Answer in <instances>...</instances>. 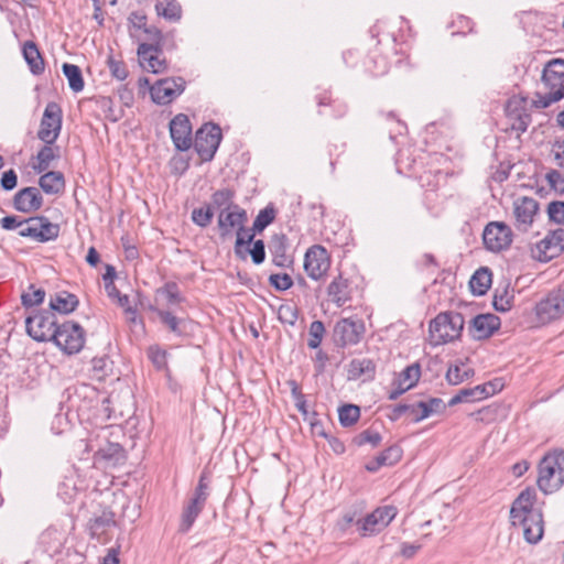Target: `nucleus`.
Returning <instances> with one entry per match:
<instances>
[{"label":"nucleus","instance_id":"obj_18","mask_svg":"<svg viewBox=\"0 0 564 564\" xmlns=\"http://www.w3.org/2000/svg\"><path fill=\"white\" fill-rule=\"evenodd\" d=\"M170 133L177 150L186 151L192 147V127L186 115L178 113L171 120Z\"/></svg>","mask_w":564,"mask_h":564},{"label":"nucleus","instance_id":"obj_32","mask_svg":"<svg viewBox=\"0 0 564 564\" xmlns=\"http://www.w3.org/2000/svg\"><path fill=\"white\" fill-rule=\"evenodd\" d=\"M39 185L46 194H57L65 186L64 176L59 172H47L40 177Z\"/></svg>","mask_w":564,"mask_h":564},{"label":"nucleus","instance_id":"obj_52","mask_svg":"<svg viewBox=\"0 0 564 564\" xmlns=\"http://www.w3.org/2000/svg\"><path fill=\"white\" fill-rule=\"evenodd\" d=\"M271 285H273L276 290L285 291L290 289L293 284L291 276L286 273L283 274H271L269 278Z\"/></svg>","mask_w":564,"mask_h":564},{"label":"nucleus","instance_id":"obj_63","mask_svg":"<svg viewBox=\"0 0 564 564\" xmlns=\"http://www.w3.org/2000/svg\"><path fill=\"white\" fill-rule=\"evenodd\" d=\"M193 499H196L198 502H205L207 499V484L204 480V477H200L198 486L195 490V496Z\"/></svg>","mask_w":564,"mask_h":564},{"label":"nucleus","instance_id":"obj_53","mask_svg":"<svg viewBox=\"0 0 564 564\" xmlns=\"http://www.w3.org/2000/svg\"><path fill=\"white\" fill-rule=\"evenodd\" d=\"M149 358L152 360L158 369H162L166 365V351L160 349L158 346H152L148 350Z\"/></svg>","mask_w":564,"mask_h":564},{"label":"nucleus","instance_id":"obj_37","mask_svg":"<svg viewBox=\"0 0 564 564\" xmlns=\"http://www.w3.org/2000/svg\"><path fill=\"white\" fill-rule=\"evenodd\" d=\"M53 144H46L37 152L36 155V164H34V170L39 173L46 171L51 162L57 158V148L54 149Z\"/></svg>","mask_w":564,"mask_h":564},{"label":"nucleus","instance_id":"obj_34","mask_svg":"<svg viewBox=\"0 0 564 564\" xmlns=\"http://www.w3.org/2000/svg\"><path fill=\"white\" fill-rule=\"evenodd\" d=\"M375 371V365L370 359H354L349 362L347 377L349 380H357L367 375L370 377Z\"/></svg>","mask_w":564,"mask_h":564},{"label":"nucleus","instance_id":"obj_27","mask_svg":"<svg viewBox=\"0 0 564 564\" xmlns=\"http://www.w3.org/2000/svg\"><path fill=\"white\" fill-rule=\"evenodd\" d=\"M327 295L337 307L346 304L350 300L348 280L341 275L336 276L327 286Z\"/></svg>","mask_w":564,"mask_h":564},{"label":"nucleus","instance_id":"obj_1","mask_svg":"<svg viewBox=\"0 0 564 564\" xmlns=\"http://www.w3.org/2000/svg\"><path fill=\"white\" fill-rule=\"evenodd\" d=\"M536 492L527 488L512 502L510 520L513 527L522 528L524 540L530 544L538 543L544 533L542 510L536 508Z\"/></svg>","mask_w":564,"mask_h":564},{"label":"nucleus","instance_id":"obj_17","mask_svg":"<svg viewBox=\"0 0 564 564\" xmlns=\"http://www.w3.org/2000/svg\"><path fill=\"white\" fill-rule=\"evenodd\" d=\"M445 409V404L440 398H431L427 401H420L416 404H401L395 408V412L400 415L409 412L414 422H420L432 414L440 413Z\"/></svg>","mask_w":564,"mask_h":564},{"label":"nucleus","instance_id":"obj_39","mask_svg":"<svg viewBox=\"0 0 564 564\" xmlns=\"http://www.w3.org/2000/svg\"><path fill=\"white\" fill-rule=\"evenodd\" d=\"M474 375V370L465 364H456L448 368L446 379L451 384H459Z\"/></svg>","mask_w":564,"mask_h":564},{"label":"nucleus","instance_id":"obj_6","mask_svg":"<svg viewBox=\"0 0 564 564\" xmlns=\"http://www.w3.org/2000/svg\"><path fill=\"white\" fill-rule=\"evenodd\" d=\"M398 511L393 506H383L375 509L364 519L356 522L361 536H371L386 529L395 518Z\"/></svg>","mask_w":564,"mask_h":564},{"label":"nucleus","instance_id":"obj_31","mask_svg":"<svg viewBox=\"0 0 564 564\" xmlns=\"http://www.w3.org/2000/svg\"><path fill=\"white\" fill-rule=\"evenodd\" d=\"M491 285V272L488 268L478 269L469 281V286L475 295H484Z\"/></svg>","mask_w":564,"mask_h":564},{"label":"nucleus","instance_id":"obj_43","mask_svg":"<svg viewBox=\"0 0 564 564\" xmlns=\"http://www.w3.org/2000/svg\"><path fill=\"white\" fill-rule=\"evenodd\" d=\"M234 192L228 188L216 191L212 196L213 206L221 209H229L231 206H237L232 203Z\"/></svg>","mask_w":564,"mask_h":564},{"label":"nucleus","instance_id":"obj_33","mask_svg":"<svg viewBox=\"0 0 564 564\" xmlns=\"http://www.w3.org/2000/svg\"><path fill=\"white\" fill-rule=\"evenodd\" d=\"M496 391L497 383L488 382L485 384L476 386L474 388L463 389L462 395L465 397V402H476L492 395Z\"/></svg>","mask_w":564,"mask_h":564},{"label":"nucleus","instance_id":"obj_12","mask_svg":"<svg viewBox=\"0 0 564 564\" xmlns=\"http://www.w3.org/2000/svg\"><path fill=\"white\" fill-rule=\"evenodd\" d=\"M330 268V258L327 250L315 245L307 249L304 257V270L312 280L323 279Z\"/></svg>","mask_w":564,"mask_h":564},{"label":"nucleus","instance_id":"obj_16","mask_svg":"<svg viewBox=\"0 0 564 564\" xmlns=\"http://www.w3.org/2000/svg\"><path fill=\"white\" fill-rule=\"evenodd\" d=\"M247 213L241 207L231 206L229 209H221L218 215V228L223 238L230 237L236 229L247 223Z\"/></svg>","mask_w":564,"mask_h":564},{"label":"nucleus","instance_id":"obj_46","mask_svg":"<svg viewBox=\"0 0 564 564\" xmlns=\"http://www.w3.org/2000/svg\"><path fill=\"white\" fill-rule=\"evenodd\" d=\"M325 333L324 324L321 321H314L310 325L308 335L310 339L307 341V345L312 349H316L319 347L322 338Z\"/></svg>","mask_w":564,"mask_h":564},{"label":"nucleus","instance_id":"obj_10","mask_svg":"<svg viewBox=\"0 0 564 564\" xmlns=\"http://www.w3.org/2000/svg\"><path fill=\"white\" fill-rule=\"evenodd\" d=\"M62 129V109L56 102H48L44 109L37 138L46 144H53Z\"/></svg>","mask_w":564,"mask_h":564},{"label":"nucleus","instance_id":"obj_48","mask_svg":"<svg viewBox=\"0 0 564 564\" xmlns=\"http://www.w3.org/2000/svg\"><path fill=\"white\" fill-rule=\"evenodd\" d=\"M213 219V212L209 206L196 208L192 213V220L199 227H207Z\"/></svg>","mask_w":564,"mask_h":564},{"label":"nucleus","instance_id":"obj_41","mask_svg":"<svg viewBox=\"0 0 564 564\" xmlns=\"http://www.w3.org/2000/svg\"><path fill=\"white\" fill-rule=\"evenodd\" d=\"M236 243H235V252L238 257L245 258V253L242 251V247L252 242L254 232L251 229H247L245 225L241 226V229H236Z\"/></svg>","mask_w":564,"mask_h":564},{"label":"nucleus","instance_id":"obj_7","mask_svg":"<svg viewBox=\"0 0 564 564\" xmlns=\"http://www.w3.org/2000/svg\"><path fill=\"white\" fill-rule=\"evenodd\" d=\"M534 312L540 324H549L561 318L564 315V289L551 291L536 303Z\"/></svg>","mask_w":564,"mask_h":564},{"label":"nucleus","instance_id":"obj_21","mask_svg":"<svg viewBox=\"0 0 564 564\" xmlns=\"http://www.w3.org/2000/svg\"><path fill=\"white\" fill-rule=\"evenodd\" d=\"M506 115L510 129L518 133L524 132L531 122V116L525 110V101L519 98H512L507 102Z\"/></svg>","mask_w":564,"mask_h":564},{"label":"nucleus","instance_id":"obj_22","mask_svg":"<svg viewBox=\"0 0 564 564\" xmlns=\"http://www.w3.org/2000/svg\"><path fill=\"white\" fill-rule=\"evenodd\" d=\"M43 205V197L39 188L24 187L20 189L13 198V206L22 213H33L39 210Z\"/></svg>","mask_w":564,"mask_h":564},{"label":"nucleus","instance_id":"obj_5","mask_svg":"<svg viewBox=\"0 0 564 564\" xmlns=\"http://www.w3.org/2000/svg\"><path fill=\"white\" fill-rule=\"evenodd\" d=\"M53 341L65 354H77L84 347L85 330L77 323L70 321L65 322L55 328Z\"/></svg>","mask_w":564,"mask_h":564},{"label":"nucleus","instance_id":"obj_40","mask_svg":"<svg viewBox=\"0 0 564 564\" xmlns=\"http://www.w3.org/2000/svg\"><path fill=\"white\" fill-rule=\"evenodd\" d=\"M205 502H198L196 499H192L188 506L185 508L183 516H182V523H181V530L183 532H186L189 530L192 524L194 523L195 519L202 511Z\"/></svg>","mask_w":564,"mask_h":564},{"label":"nucleus","instance_id":"obj_26","mask_svg":"<svg viewBox=\"0 0 564 564\" xmlns=\"http://www.w3.org/2000/svg\"><path fill=\"white\" fill-rule=\"evenodd\" d=\"M421 377V368L419 364L408 366L400 375L395 382L397 388L389 394L390 400L398 399L402 393L410 390L416 384Z\"/></svg>","mask_w":564,"mask_h":564},{"label":"nucleus","instance_id":"obj_25","mask_svg":"<svg viewBox=\"0 0 564 564\" xmlns=\"http://www.w3.org/2000/svg\"><path fill=\"white\" fill-rule=\"evenodd\" d=\"M32 239L39 242L55 240L59 235V226L51 223L46 217H31Z\"/></svg>","mask_w":564,"mask_h":564},{"label":"nucleus","instance_id":"obj_54","mask_svg":"<svg viewBox=\"0 0 564 564\" xmlns=\"http://www.w3.org/2000/svg\"><path fill=\"white\" fill-rule=\"evenodd\" d=\"M511 299L507 291H503L502 294L496 293L494 296V307L496 311L507 312L511 308Z\"/></svg>","mask_w":564,"mask_h":564},{"label":"nucleus","instance_id":"obj_23","mask_svg":"<svg viewBox=\"0 0 564 564\" xmlns=\"http://www.w3.org/2000/svg\"><path fill=\"white\" fill-rule=\"evenodd\" d=\"M500 326V319L494 314H480L471 319L469 333L475 339L490 337Z\"/></svg>","mask_w":564,"mask_h":564},{"label":"nucleus","instance_id":"obj_8","mask_svg":"<svg viewBox=\"0 0 564 564\" xmlns=\"http://www.w3.org/2000/svg\"><path fill=\"white\" fill-rule=\"evenodd\" d=\"M564 251V229L550 231L531 248V256L540 262H549Z\"/></svg>","mask_w":564,"mask_h":564},{"label":"nucleus","instance_id":"obj_61","mask_svg":"<svg viewBox=\"0 0 564 564\" xmlns=\"http://www.w3.org/2000/svg\"><path fill=\"white\" fill-rule=\"evenodd\" d=\"M108 360L104 357L94 358L91 360L93 371L97 377H101L106 373Z\"/></svg>","mask_w":564,"mask_h":564},{"label":"nucleus","instance_id":"obj_51","mask_svg":"<svg viewBox=\"0 0 564 564\" xmlns=\"http://www.w3.org/2000/svg\"><path fill=\"white\" fill-rule=\"evenodd\" d=\"M393 454H394V460H398L400 458V449L398 447H390L377 457V463L375 466H371V465L367 466L368 470L375 471L379 466L391 465L392 460L387 462V455H393Z\"/></svg>","mask_w":564,"mask_h":564},{"label":"nucleus","instance_id":"obj_64","mask_svg":"<svg viewBox=\"0 0 564 564\" xmlns=\"http://www.w3.org/2000/svg\"><path fill=\"white\" fill-rule=\"evenodd\" d=\"M553 153L556 164L560 167H564V140L555 143Z\"/></svg>","mask_w":564,"mask_h":564},{"label":"nucleus","instance_id":"obj_4","mask_svg":"<svg viewBox=\"0 0 564 564\" xmlns=\"http://www.w3.org/2000/svg\"><path fill=\"white\" fill-rule=\"evenodd\" d=\"M464 328V317L460 313L443 312L430 322L429 339L431 345L437 346L453 341L460 337Z\"/></svg>","mask_w":564,"mask_h":564},{"label":"nucleus","instance_id":"obj_19","mask_svg":"<svg viewBox=\"0 0 564 564\" xmlns=\"http://www.w3.org/2000/svg\"><path fill=\"white\" fill-rule=\"evenodd\" d=\"M539 210V203L534 198L520 197L513 203V215L516 218V228L520 231H527L532 225Z\"/></svg>","mask_w":564,"mask_h":564},{"label":"nucleus","instance_id":"obj_60","mask_svg":"<svg viewBox=\"0 0 564 564\" xmlns=\"http://www.w3.org/2000/svg\"><path fill=\"white\" fill-rule=\"evenodd\" d=\"M110 72L113 77H116L119 80H123L128 76V70L126 66L117 61H110L109 62Z\"/></svg>","mask_w":564,"mask_h":564},{"label":"nucleus","instance_id":"obj_42","mask_svg":"<svg viewBox=\"0 0 564 564\" xmlns=\"http://www.w3.org/2000/svg\"><path fill=\"white\" fill-rule=\"evenodd\" d=\"M338 416L343 426H351L358 421L360 410L357 405L347 404L339 409Z\"/></svg>","mask_w":564,"mask_h":564},{"label":"nucleus","instance_id":"obj_38","mask_svg":"<svg viewBox=\"0 0 564 564\" xmlns=\"http://www.w3.org/2000/svg\"><path fill=\"white\" fill-rule=\"evenodd\" d=\"M158 15L169 21H178L182 15V8L176 1H159L155 4Z\"/></svg>","mask_w":564,"mask_h":564},{"label":"nucleus","instance_id":"obj_35","mask_svg":"<svg viewBox=\"0 0 564 564\" xmlns=\"http://www.w3.org/2000/svg\"><path fill=\"white\" fill-rule=\"evenodd\" d=\"M182 302V296L175 283H166L163 288L156 290L155 303L171 306Z\"/></svg>","mask_w":564,"mask_h":564},{"label":"nucleus","instance_id":"obj_55","mask_svg":"<svg viewBox=\"0 0 564 564\" xmlns=\"http://www.w3.org/2000/svg\"><path fill=\"white\" fill-rule=\"evenodd\" d=\"M279 318L284 323L293 325L297 319L295 307L292 305H281L279 308Z\"/></svg>","mask_w":564,"mask_h":564},{"label":"nucleus","instance_id":"obj_3","mask_svg":"<svg viewBox=\"0 0 564 564\" xmlns=\"http://www.w3.org/2000/svg\"><path fill=\"white\" fill-rule=\"evenodd\" d=\"M564 484V452L552 451L545 454L538 465L536 485L547 494L557 491Z\"/></svg>","mask_w":564,"mask_h":564},{"label":"nucleus","instance_id":"obj_2","mask_svg":"<svg viewBox=\"0 0 564 564\" xmlns=\"http://www.w3.org/2000/svg\"><path fill=\"white\" fill-rule=\"evenodd\" d=\"M562 98H564V59L554 58L543 68L533 105L536 108H547Z\"/></svg>","mask_w":564,"mask_h":564},{"label":"nucleus","instance_id":"obj_58","mask_svg":"<svg viewBox=\"0 0 564 564\" xmlns=\"http://www.w3.org/2000/svg\"><path fill=\"white\" fill-rule=\"evenodd\" d=\"M18 183V176L14 170L6 171L1 177V187L4 191H12Z\"/></svg>","mask_w":564,"mask_h":564},{"label":"nucleus","instance_id":"obj_47","mask_svg":"<svg viewBox=\"0 0 564 564\" xmlns=\"http://www.w3.org/2000/svg\"><path fill=\"white\" fill-rule=\"evenodd\" d=\"M145 39L139 45H148L150 47H161L163 35L156 26H148L143 30Z\"/></svg>","mask_w":564,"mask_h":564},{"label":"nucleus","instance_id":"obj_14","mask_svg":"<svg viewBox=\"0 0 564 564\" xmlns=\"http://www.w3.org/2000/svg\"><path fill=\"white\" fill-rule=\"evenodd\" d=\"M185 82L181 77L163 78L151 87V98L155 104L167 105L183 93Z\"/></svg>","mask_w":564,"mask_h":564},{"label":"nucleus","instance_id":"obj_50","mask_svg":"<svg viewBox=\"0 0 564 564\" xmlns=\"http://www.w3.org/2000/svg\"><path fill=\"white\" fill-rule=\"evenodd\" d=\"M547 214L551 220L556 224H564V202L550 203Z\"/></svg>","mask_w":564,"mask_h":564},{"label":"nucleus","instance_id":"obj_29","mask_svg":"<svg viewBox=\"0 0 564 564\" xmlns=\"http://www.w3.org/2000/svg\"><path fill=\"white\" fill-rule=\"evenodd\" d=\"M150 310L156 313L161 322L175 335H183L186 328V319L178 318L167 310H161L154 305L150 306Z\"/></svg>","mask_w":564,"mask_h":564},{"label":"nucleus","instance_id":"obj_28","mask_svg":"<svg viewBox=\"0 0 564 564\" xmlns=\"http://www.w3.org/2000/svg\"><path fill=\"white\" fill-rule=\"evenodd\" d=\"M78 305L77 297L66 291H61L51 297L50 307L62 314H68L75 311Z\"/></svg>","mask_w":564,"mask_h":564},{"label":"nucleus","instance_id":"obj_59","mask_svg":"<svg viewBox=\"0 0 564 564\" xmlns=\"http://www.w3.org/2000/svg\"><path fill=\"white\" fill-rule=\"evenodd\" d=\"M380 442L381 435L378 432L365 431L358 436L359 445L370 443L372 446H377Z\"/></svg>","mask_w":564,"mask_h":564},{"label":"nucleus","instance_id":"obj_15","mask_svg":"<svg viewBox=\"0 0 564 564\" xmlns=\"http://www.w3.org/2000/svg\"><path fill=\"white\" fill-rule=\"evenodd\" d=\"M364 332L365 326L361 321L343 318L334 327V337L341 346L355 345L360 341Z\"/></svg>","mask_w":564,"mask_h":564},{"label":"nucleus","instance_id":"obj_45","mask_svg":"<svg viewBox=\"0 0 564 564\" xmlns=\"http://www.w3.org/2000/svg\"><path fill=\"white\" fill-rule=\"evenodd\" d=\"M45 291L43 289H35L34 285H30L29 290L21 296L24 306L40 305L43 303Z\"/></svg>","mask_w":564,"mask_h":564},{"label":"nucleus","instance_id":"obj_56","mask_svg":"<svg viewBox=\"0 0 564 564\" xmlns=\"http://www.w3.org/2000/svg\"><path fill=\"white\" fill-rule=\"evenodd\" d=\"M355 513L347 512L345 513L335 524V530L340 534H344L348 531V529L356 523Z\"/></svg>","mask_w":564,"mask_h":564},{"label":"nucleus","instance_id":"obj_44","mask_svg":"<svg viewBox=\"0 0 564 564\" xmlns=\"http://www.w3.org/2000/svg\"><path fill=\"white\" fill-rule=\"evenodd\" d=\"M275 218L274 209L271 207H267L258 214L256 217L252 230L256 232H261L267 226H269Z\"/></svg>","mask_w":564,"mask_h":564},{"label":"nucleus","instance_id":"obj_36","mask_svg":"<svg viewBox=\"0 0 564 564\" xmlns=\"http://www.w3.org/2000/svg\"><path fill=\"white\" fill-rule=\"evenodd\" d=\"M63 73L66 76L69 88L73 91L79 93L84 89L82 70L77 65L65 63L63 65Z\"/></svg>","mask_w":564,"mask_h":564},{"label":"nucleus","instance_id":"obj_13","mask_svg":"<svg viewBox=\"0 0 564 564\" xmlns=\"http://www.w3.org/2000/svg\"><path fill=\"white\" fill-rule=\"evenodd\" d=\"M482 240L488 250L498 252L511 245L512 232L505 223L492 221L485 227Z\"/></svg>","mask_w":564,"mask_h":564},{"label":"nucleus","instance_id":"obj_11","mask_svg":"<svg viewBox=\"0 0 564 564\" xmlns=\"http://www.w3.org/2000/svg\"><path fill=\"white\" fill-rule=\"evenodd\" d=\"M28 334L36 341L53 340L57 327L55 316L51 312H40L25 321Z\"/></svg>","mask_w":564,"mask_h":564},{"label":"nucleus","instance_id":"obj_9","mask_svg":"<svg viewBox=\"0 0 564 564\" xmlns=\"http://www.w3.org/2000/svg\"><path fill=\"white\" fill-rule=\"evenodd\" d=\"M220 140V128L214 123H207L197 130L194 148L203 161H210L219 147Z\"/></svg>","mask_w":564,"mask_h":564},{"label":"nucleus","instance_id":"obj_20","mask_svg":"<svg viewBox=\"0 0 564 564\" xmlns=\"http://www.w3.org/2000/svg\"><path fill=\"white\" fill-rule=\"evenodd\" d=\"M117 527L115 513L110 510H104L100 514L94 516L88 522L89 534L93 539L105 544L110 539V531Z\"/></svg>","mask_w":564,"mask_h":564},{"label":"nucleus","instance_id":"obj_49","mask_svg":"<svg viewBox=\"0 0 564 564\" xmlns=\"http://www.w3.org/2000/svg\"><path fill=\"white\" fill-rule=\"evenodd\" d=\"M545 178L552 188L564 193V171L551 170L546 173Z\"/></svg>","mask_w":564,"mask_h":564},{"label":"nucleus","instance_id":"obj_30","mask_svg":"<svg viewBox=\"0 0 564 564\" xmlns=\"http://www.w3.org/2000/svg\"><path fill=\"white\" fill-rule=\"evenodd\" d=\"M23 56L33 74L39 75L44 72V61L37 46L33 42H26L24 44Z\"/></svg>","mask_w":564,"mask_h":564},{"label":"nucleus","instance_id":"obj_57","mask_svg":"<svg viewBox=\"0 0 564 564\" xmlns=\"http://www.w3.org/2000/svg\"><path fill=\"white\" fill-rule=\"evenodd\" d=\"M252 258V261L256 264H260L264 261L265 251L264 243L262 240H257L253 242V248L249 251Z\"/></svg>","mask_w":564,"mask_h":564},{"label":"nucleus","instance_id":"obj_24","mask_svg":"<svg viewBox=\"0 0 564 564\" xmlns=\"http://www.w3.org/2000/svg\"><path fill=\"white\" fill-rule=\"evenodd\" d=\"M138 57L140 65L148 72L154 74L161 73L165 69V59L161 58V47H150L148 45H139Z\"/></svg>","mask_w":564,"mask_h":564},{"label":"nucleus","instance_id":"obj_62","mask_svg":"<svg viewBox=\"0 0 564 564\" xmlns=\"http://www.w3.org/2000/svg\"><path fill=\"white\" fill-rule=\"evenodd\" d=\"M420 549L421 544H411L404 542L401 544L400 553L403 557L411 558L419 552Z\"/></svg>","mask_w":564,"mask_h":564}]
</instances>
